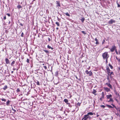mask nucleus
<instances>
[{"mask_svg":"<svg viewBox=\"0 0 120 120\" xmlns=\"http://www.w3.org/2000/svg\"><path fill=\"white\" fill-rule=\"evenodd\" d=\"M106 106L109 108H113V107H112L111 105H109L107 104L106 105Z\"/></svg>","mask_w":120,"mask_h":120,"instance_id":"obj_17","label":"nucleus"},{"mask_svg":"<svg viewBox=\"0 0 120 120\" xmlns=\"http://www.w3.org/2000/svg\"><path fill=\"white\" fill-rule=\"evenodd\" d=\"M100 106L101 107H103V108H104L105 107V106L104 105H101Z\"/></svg>","mask_w":120,"mask_h":120,"instance_id":"obj_40","label":"nucleus"},{"mask_svg":"<svg viewBox=\"0 0 120 120\" xmlns=\"http://www.w3.org/2000/svg\"><path fill=\"white\" fill-rule=\"evenodd\" d=\"M67 16L70 17V15L69 14L68 12H67L66 13H64Z\"/></svg>","mask_w":120,"mask_h":120,"instance_id":"obj_23","label":"nucleus"},{"mask_svg":"<svg viewBox=\"0 0 120 120\" xmlns=\"http://www.w3.org/2000/svg\"><path fill=\"white\" fill-rule=\"evenodd\" d=\"M106 40V39H104L103 40V41L102 42V44H105V40Z\"/></svg>","mask_w":120,"mask_h":120,"instance_id":"obj_28","label":"nucleus"},{"mask_svg":"<svg viewBox=\"0 0 120 120\" xmlns=\"http://www.w3.org/2000/svg\"><path fill=\"white\" fill-rule=\"evenodd\" d=\"M116 47L114 45L112 46V48L110 49V51L111 52H113L116 49Z\"/></svg>","mask_w":120,"mask_h":120,"instance_id":"obj_5","label":"nucleus"},{"mask_svg":"<svg viewBox=\"0 0 120 120\" xmlns=\"http://www.w3.org/2000/svg\"><path fill=\"white\" fill-rule=\"evenodd\" d=\"M13 71H11V73L12 74L13 73Z\"/></svg>","mask_w":120,"mask_h":120,"instance_id":"obj_59","label":"nucleus"},{"mask_svg":"<svg viewBox=\"0 0 120 120\" xmlns=\"http://www.w3.org/2000/svg\"><path fill=\"white\" fill-rule=\"evenodd\" d=\"M102 56L104 59H108L109 57V55L107 52H105L102 54Z\"/></svg>","mask_w":120,"mask_h":120,"instance_id":"obj_1","label":"nucleus"},{"mask_svg":"<svg viewBox=\"0 0 120 120\" xmlns=\"http://www.w3.org/2000/svg\"><path fill=\"white\" fill-rule=\"evenodd\" d=\"M115 94L117 95V92L116 91L115 92Z\"/></svg>","mask_w":120,"mask_h":120,"instance_id":"obj_52","label":"nucleus"},{"mask_svg":"<svg viewBox=\"0 0 120 120\" xmlns=\"http://www.w3.org/2000/svg\"><path fill=\"white\" fill-rule=\"evenodd\" d=\"M108 101L112 102L113 101V99L111 98L110 99V100L109 101Z\"/></svg>","mask_w":120,"mask_h":120,"instance_id":"obj_26","label":"nucleus"},{"mask_svg":"<svg viewBox=\"0 0 120 120\" xmlns=\"http://www.w3.org/2000/svg\"><path fill=\"white\" fill-rule=\"evenodd\" d=\"M79 19L82 21V23H83L85 20V19L84 17H82L81 19Z\"/></svg>","mask_w":120,"mask_h":120,"instance_id":"obj_13","label":"nucleus"},{"mask_svg":"<svg viewBox=\"0 0 120 120\" xmlns=\"http://www.w3.org/2000/svg\"><path fill=\"white\" fill-rule=\"evenodd\" d=\"M6 15H7L8 16L10 17V14L6 13Z\"/></svg>","mask_w":120,"mask_h":120,"instance_id":"obj_38","label":"nucleus"},{"mask_svg":"<svg viewBox=\"0 0 120 120\" xmlns=\"http://www.w3.org/2000/svg\"><path fill=\"white\" fill-rule=\"evenodd\" d=\"M109 65L111 68V69H112V68L113 67L111 64H109Z\"/></svg>","mask_w":120,"mask_h":120,"instance_id":"obj_29","label":"nucleus"},{"mask_svg":"<svg viewBox=\"0 0 120 120\" xmlns=\"http://www.w3.org/2000/svg\"><path fill=\"white\" fill-rule=\"evenodd\" d=\"M90 116H89L87 114L85 115L84 116V117L82 119V120H86L88 119H89V118H90Z\"/></svg>","mask_w":120,"mask_h":120,"instance_id":"obj_2","label":"nucleus"},{"mask_svg":"<svg viewBox=\"0 0 120 120\" xmlns=\"http://www.w3.org/2000/svg\"><path fill=\"white\" fill-rule=\"evenodd\" d=\"M115 22V21L112 19H111L109 21L108 23L110 24H112L113 23Z\"/></svg>","mask_w":120,"mask_h":120,"instance_id":"obj_4","label":"nucleus"},{"mask_svg":"<svg viewBox=\"0 0 120 120\" xmlns=\"http://www.w3.org/2000/svg\"><path fill=\"white\" fill-rule=\"evenodd\" d=\"M6 63V64H10V62L8 59L7 58H6L5 59Z\"/></svg>","mask_w":120,"mask_h":120,"instance_id":"obj_8","label":"nucleus"},{"mask_svg":"<svg viewBox=\"0 0 120 120\" xmlns=\"http://www.w3.org/2000/svg\"><path fill=\"white\" fill-rule=\"evenodd\" d=\"M47 48L49 49H51L52 50H53L54 49L52 47H51L49 45H47Z\"/></svg>","mask_w":120,"mask_h":120,"instance_id":"obj_16","label":"nucleus"},{"mask_svg":"<svg viewBox=\"0 0 120 120\" xmlns=\"http://www.w3.org/2000/svg\"><path fill=\"white\" fill-rule=\"evenodd\" d=\"M56 4H57L56 5V7H60V2L59 1H56Z\"/></svg>","mask_w":120,"mask_h":120,"instance_id":"obj_9","label":"nucleus"},{"mask_svg":"<svg viewBox=\"0 0 120 120\" xmlns=\"http://www.w3.org/2000/svg\"><path fill=\"white\" fill-rule=\"evenodd\" d=\"M104 89L107 92H109L110 91V89L107 87H105L104 88Z\"/></svg>","mask_w":120,"mask_h":120,"instance_id":"obj_10","label":"nucleus"},{"mask_svg":"<svg viewBox=\"0 0 120 120\" xmlns=\"http://www.w3.org/2000/svg\"><path fill=\"white\" fill-rule=\"evenodd\" d=\"M10 23H11V21H9V22L8 23L9 24H10Z\"/></svg>","mask_w":120,"mask_h":120,"instance_id":"obj_55","label":"nucleus"},{"mask_svg":"<svg viewBox=\"0 0 120 120\" xmlns=\"http://www.w3.org/2000/svg\"><path fill=\"white\" fill-rule=\"evenodd\" d=\"M18 70V69H16V70L17 71Z\"/></svg>","mask_w":120,"mask_h":120,"instance_id":"obj_64","label":"nucleus"},{"mask_svg":"<svg viewBox=\"0 0 120 120\" xmlns=\"http://www.w3.org/2000/svg\"><path fill=\"white\" fill-rule=\"evenodd\" d=\"M89 76H91L92 75V73L91 71H88L87 70H86L85 72Z\"/></svg>","mask_w":120,"mask_h":120,"instance_id":"obj_3","label":"nucleus"},{"mask_svg":"<svg viewBox=\"0 0 120 120\" xmlns=\"http://www.w3.org/2000/svg\"><path fill=\"white\" fill-rule=\"evenodd\" d=\"M82 32L84 34H86V32L84 31H82Z\"/></svg>","mask_w":120,"mask_h":120,"instance_id":"obj_33","label":"nucleus"},{"mask_svg":"<svg viewBox=\"0 0 120 120\" xmlns=\"http://www.w3.org/2000/svg\"><path fill=\"white\" fill-rule=\"evenodd\" d=\"M115 100H116V101H117V102H118V100H117L116 99H115Z\"/></svg>","mask_w":120,"mask_h":120,"instance_id":"obj_58","label":"nucleus"},{"mask_svg":"<svg viewBox=\"0 0 120 120\" xmlns=\"http://www.w3.org/2000/svg\"><path fill=\"white\" fill-rule=\"evenodd\" d=\"M95 41H96V44H98V40L96 38L95 39Z\"/></svg>","mask_w":120,"mask_h":120,"instance_id":"obj_37","label":"nucleus"},{"mask_svg":"<svg viewBox=\"0 0 120 120\" xmlns=\"http://www.w3.org/2000/svg\"><path fill=\"white\" fill-rule=\"evenodd\" d=\"M20 91V90L19 88H18L16 90L17 92H19Z\"/></svg>","mask_w":120,"mask_h":120,"instance_id":"obj_35","label":"nucleus"},{"mask_svg":"<svg viewBox=\"0 0 120 120\" xmlns=\"http://www.w3.org/2000/svg\"><path fill=\"white\" fill-rule=\"evenodd\" d=\"M90 118H89V119H87L86 120H90Z\"/></svg>","mask_w":120,"mask_h":120,"instance_id":"obj_63","label":"nucleus"},{"mask_svg":"<svg viewBox=\"0 0 120 120\" xmlns=\"http://www.w3.org/2000/svg\"><path fill=\"white\" fill-rule=\"evenodd\" d=\"M115 109L117 110V111L118 110L119 108L118 107L117 108L116 107H115Z\"/></svg>","mask_w":120,"mask_h":120,"instance_id":"obj_49","label":"nucleus"},{"mask_svg":"<svg viewBox=\"0 0 120 120\" xmlns=\"http://www.w3.org/2000/svg\"><path fill=\"white\" fill-rule=\"evenodd\" d=\"M117 6L118 7H120V5L119 4H118Z\"/></svg>","mask_w":120,"mask_h":120,"instance_id":"obj_53","label":"nucleus"},{"mask_svg":"<svg viewBox=\"0 0 120 120\" xmlns=\"http://www.w3.org/2000/svg\"><path fill=\"white\" fill-rule=\"evenodd\" d=\"M44 51L47 53L49 54V52L48 50H44Z\"/></svg>","mask_w":120,"mask_h":120,"instance_id":"obj_25","label":"nucleus"},{"mask_svg":"<svg viewBox=\"0 0 120 120\" xmlns=\"http://www.w3.org/2000/svg\"><path fill=\"white\" fill-rule=\"evenodd\" d=\"M3 19L4 20H5L6 19V17L5 16L4 17Z\"/></svg>","mask_w":120,"mask_h":120,"instance_id":"obj_45","label":"nucleus"},{"mask_svg":"<svg viewBox=\"0 0 120 120\" xmlns=\"http://www.w3.org/2000/svg\"><path fill=\"white\" fill-rule=\"evenodd\" d=\"M48 39L49 41H51V39L49 38H48Z\"/></svg>","mask_w":120,"mask_h":120,"instance_id":"obj_50","label":"nucleus"},{"mask_svg":"<svg viewBox=\"0 0 120 120\" xmlns=\"http://www.w3.org/2000/svg\"><path fill=\"white\" fill-rule=\"evenodd\" d=\"M117 111L120 112V108H119Z\"/></svg>","mask_w":120,"mask_h":120,"instance_id":"obj_48","label":"nucleus"},{"mask_svg":"<svg viewBox=\"0 0 120 120\" xmlns=\"http://www.w3.org/2000/svg\"><path fill=\"white\" fill-rule=\"evenodd\" d=\"M75 77H76V79H78V80H79V79L77 77V76H76H76H75Z\"/></svg>","mask_w":120,"mask_h":120,"instance_id":"obj_51","label":"nucleus"},{"mask_svg":"<svg viewBox=\"0 0 120 120\" xmlns=\"http://www.w3.org/2000/svg\"><path fill=\"white\" fill-rule=\"evenodd\" d=\"M81 103H80L79 102H78L77 103V105L79 106H80V105Z\"/></svg>","mask_w":120,"mask_h":120,"instance_id":"obj_32","label":"nucleus"},{"mask_svg":"<svg viewBox=\"0 0 120 120\" xmlns=\"http://www.w3.org/2000/svg\"><path fill=\"white\" fill-rule=\"evenodd\" d=\"M10 100H8V101L6 102V105H8L9 104V103L10 102Z\"/></svg>","mask_w":120,"mask_h":120,"instance_id":"obj_22","label":"nucleus"},{"mask_svg":"<svg viewBox=\"0 0 120 120\" xmlns=\"http://www.w3.org/2000/svg\"><path fill=\"white\" fill-rule=\"evenodd\" d=\"M19 25L22 26H23V25L21 23H20L19 24Z\"/></svg>","mask_w":120,"mask_h":120,"instance_id":"obj_44","label":"nucleus"},{"mask_svg":"<svg viewBox=\"0 0 120 120\" xmlns=\"http://www.w3.org/2000/svg\"><path fill=\"white\" fill-rule=\"evenodd\" d=\"M93 113L91 112H90L88 113L87 114V115L89 116H90V115H92L93 114Z\"/></svg>","mask_w":120,"mask_h":120,"instance_id":"obj_11","label":"nucleus"},{"mask_svg":"<svg viewBox=\"0 0 120 120\" xmlns=\"http://www.w3.org/2000/svg\"><path fill=\"white\" fill-rule=\"evenodd\" d=\"M96 92V90L94 89L92 93L93 94H95Z\"/></svg>","mask_w":120,"mask_h":120,"instance_id":"obj_27","label":"nucleus"},{"mask_svg":"<svg viewBox=\"0 0 120 120\" xmlns=\"http://www.w3.org/2000/svg\"><path fill=\"white\" fill-rule=\"evenodd\" d=\"M96 116L97 117H98V113H96Z\"/></svg>","mask_w":120,"mask_h":120,"instance_id":"obj_61","label":"nucleus"},{"mask_svg":"<svg viewBox=\"0 0 120 120\" xmlns=\"http://www.w3.org/2000/svg\"><path fill=\"white\" fill-rule=\"evenodd\" d=\"M36 81H35V83H36L37 85H40V83L37 80H36Z\"/></svg>","mask_w":120,"mask_h":120,"instance_id":"obj_18","label":"nucleus"},{"mask_svg":"<svg viewBox=\"0 0 120 120\" xmlns=\"http://www.w3.org/2000/svg\"><path fill=\"white\" fill-rule=\"evenodd\" d=\"M106 59V64H107L108 62V59Z\"/></svg>","mask_w":120,"mask_h":120,"instance_id":"obj_42","label":"nucleus"},{"mask_svg":"<svg viewBox=\"0 0 120 120\" xmlns=\"http://www.w3.org/2000/svg\"><path fill=\"white\" fill-rule=\"evenodd\" d=\"M106 97L107 99H110L112 97V95L111 94L107 95Z\"/></svg>","mask_w":120,"mask_h":120,"instance_id":"obj_12","label":"nucleus"},{"mask_svg":"<svg viewBox=\"0 0 120 120\" xmlns=\"http://www.w3.org/2000/svg\"><path fill=\"white\" fill-rule=\"evenodd\" d=\"M16 70V68H14L13 69V70Z\"/></svg>","mask_w":120,"mask_h":120,"instance_id":"obj_56","label":"nucleus"},{"mask_svg":"<svg viewBox=\"0 0 120 120\" xmlns=\"http://www.w3.org/2000/svg\"><path fill=\"white\" fill-rule=\"evenodd\" d=\"M116 114L117 116H118V115H119V114H118L116 113Z\"/></svg>","mask_w":120,"mask_h":120,"instance_id":"obj_62","label":"nucleus"},{"mask_svg":"<svg viewBox=\"0 0 120 120\" xmlns=\"http://www.w3.org/2000/svg\"><path fill=\"white\" fill-rule=\"evenodd\" d=\"M17 8L19 9L22 8V7L19 4H18L17 6Z\"/></svg>","mask_w":120,"mask_h":120,"instance_id":"obj_19","label":"nucleus"},{"mask_svg":"<svg viewBox=\"0 0 120 120\" xmlns=\"http://www.w3.org/2000/svg\"><path fill=\"white\" fill-rule=\"evenodd\" d=\"M85 61H84V60H82V62H86V60H85Z\"/></svg>","mask_w":120,"mask_h":120,"instance_id":"obj_54","label":"nucleus"},{"mask_svg":"<svg viewBox=\"0 0 120 120\" xmlns=\"http://www.w3.org/2000/svg\"><path fill=\"white\" fill-rule=\"evenodd\" d=\"M55 23H56V24L58 26H60V25L59 23L58 22H56Z\"/></svg>","mask_w":120,"mask_h":120,"instance_id":"obj_24","label":"nucleus"},{"mask_svg":"<svg viewBox=\"0 0 120 120\" xmlns=\"http://www.w3.org/2000/svg\"><path fill=\"white\" fill-rule=\"evenodd\" d=\"M64 101L66 104L68 105V106H69V105H70V103H68V99H64Z\"/></svg>","mask_w":120,"mask_h":120,"instance_id":"obj_6","label":"nucleus"},{"mask_svg":"<svg viewBox=\"0 0 120 120\" xmlns=\"http://www.w3.org/2000/svg\"><path fill=\"white\" fill-rule=\"evenodd\" d=\"M58 75V71L55 72L54 75L56 77H57Z\"/></svg>","mask_w":120,"mask_h":120,"instance_id":"obj_15","label":"nucleus"},{"mask_svg":"<svg viewBox=\"0 0 120 120\" xmlns=\"http://www.w3.org/2000/svg\"><path fill=\"white\" fill-rule=\"evenodd\" d=\"M26 62L28 63H30L29 60L28 59H27Z\"/></svg>","mask_w":120,"mask_h":120,"instance_id":"obj_31","label":"nucleus"},{"mask_svg":"<svg viewBox=\"0 0 120 120\" xmlns=\"http://www.w3.org/2000/svg\"><path fill=\"white\" fill-rule=\"evenodd\" d=\"M112 73H113V72H111L110 74V75H111L112 74Z\"/></svg>","mask_w":120,"mask_h":120,"instance_id":"obj_57","label":"nucleus"},{"mask_svg":"<svg viewBox=\"0 0 120 120\" xmlns=\"http://www.w3.org/2000/svg\"><path fill=\"white\" fill-rule=\"evenodd\" d=\"M12 110L14 111V112H16V110L14 109H13L12 107Z\"/></svg>","mask_w":120,"mask_h":120,"instance_id":"obj_36","label":"nucleus"},{"mask_svg":"<svg viewBox=\"0 0 120 120\" xmlns=\"http://www.w3.org/2000/svg\"><path fill=\"white\" fill-rule=\"evenodd\" d=\"M103 98H104V97H102L100 98V100H101V101H102V100L103 99Z\"/></svg>","mask_w":120,"mask_h":120,"instance_id":"obj_43","label":"nucleus"},{"mask_svg":"<svg viewBox=\"0 0 120 120\" xmlns=\"http://www.w3.org/2000/svg\"><path fill=\"white\" fill-rule=\"evenodd\" d=\"M1 100L2 101H6V99H5L4 98H3L2 99H1Z\"/></svg>","mask_w":120,"mask_h":120,"instance_id":"obj_34","label":"nucleus"},{"mask_svg":"<svg viewBox=\"0 0 120 120\" xmlns=\"http://www.w3.org/2000/svg\"><path fill=\"white\" fill-rule=\"evenodd\" d=\"M106 84L110 88H112V87L110 83H106Z\"/></svg>","mask_w":120,"mask_h":120,"instance_id":"obj_14","label":"nucleus"},{"mask_svg":"<svg viewBox=\"0 0 120 120\" xmlns=\"http://www.w3.org/2000/svg\"><path fill=\"white\" fill-rule=\"evenodd\" d=\"M43 67L45 69H47V67L46 66H43Z\"/></svg>","mask_w":120,"mask_h":120,"instance_id":"obj_46","label":"nucleus"},{"mask_svg":"<svg viewBox=\"0 0 120 120\" xmlns=\"http://www.w3.org/2000/svg\"><path fill=\"white\" fill-rule=\"evenodd\" d=\"M101 96L103 97H104V92H102L101 94Z\"/></svg>","mask_w":120,"mask_h":120,"instance_id":"obj_30","label":"nucleus"},{"mask_svg":"<svg viewBox=\"0 0 120 120\" xmlns=\"http://www.w3.org/2000/svg\"><path fill=\"white\" fill-rule=\"evenodd\" d=\"M15 61H13L11 63V65L12 66H14L13 65L15 64Z\"/></svg>","mask_w":120,"mask_h":120,"instance_id":"obj_20","label":"nucleus"},{"mask_svg":"<svg viewBox=\"0 0 120 120\" xmlns=\"http://www.w3.org/2000/svg\"><path fill=\"white\" fill-rule=\"evenodd\" d=\"M115 52H116V53L117 54H118V52H117V51L116 49H115Z\"/></svg>","mask_w":120,"mask_h":120,"instance_id":"obj_41","label":"nucleus"},{"mask_svg":"<svg viewBox=\"0 0 120 120\" xmlns=\"http://www.w3.org/2000/svg\"><path fill=\"white\" fill-rule=\"evenodd\" d=\"M69 107H71V105L70 104V105H69Z\"/></svg>","mask_w":120,"mask_h":120,"instance_id":"obj_60","label":"nucleus"},{"mask_svg":"<svg viewBox=\"0 0 120 120\" xmlns=\"http://www.w3.org/2000/svg\"><path fill=\"white\" fill-rule=\"evenodd\" d=\"M24 34L23 32H22L21 33V36L22 37H23V36Z\"/></svg>","mask_w":120,"mask_h":120,"instance_id":"obj_39","label":"nucleus"},{"mask_svg":"<svg viewBox=\"0 0 120 120\" xmlns=\"http://www.w3.org/2000/svg\"><path fill=\"white\" fill-rule=\"evenodd\" d=\"M7 85H5L4 87L3 88L4 90H5L7 88Z\"/></svg>","mask_w":120,"mask_h":120,"instance_id":"obj_21","label":"nucleus"},{"mask_svg":"<svg viewBox=\"0 0 120 120\" xmlns=\"http://www.w3.org/2000/svg\"><path fill=\"white\" fill-rule=\"evenodd\" d=\"M106 68L107 73H108V74H109V73H110V70L109 67L108 66H107L106 67Z\"/></svg>","mask_w":120,"mask_h":120,"instance_id":"obj_7","label":"nucleus"},{"mask_svg":"<svg viewBox=\"0 0 120 120\" xmlns=\"http://www.w3.org/2000/svg\"><path fill=\"white\" fill-rule=\"evenodd\" d=\"M111 105H112L113 106V107H114V108H115V107L116 106H115V105H114L113 104H111Z\"/></svg>","mask_w":120,"mask_h":120,"instance_id":"obj_47","label":"nucleus"}]
</instances>
